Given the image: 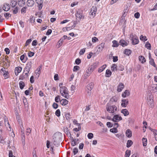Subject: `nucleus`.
<instances>
[{
  "instance_id": "nucleus-1",
  "label": "nucleus",
  "mask_w": 157,
  "mask_h": 157,
  "mask_svg": "<svg viewBox=\"0 0 157 157\" xmlns=\"http://www.w3.org/2000/svg\"><path fill=\"white\" fill-rule=\"evenodd\" d=\"M62 134L57 132L55 133L52 136V142L56 146L58 147L62 141Z\"/></svg>"
},
{
  "instance_id": "nucleus-2",
  "label": "nucleus",
  "mask_w": 157,
  "mask_h": 157,
  "mask_svg": "<svg viewBox=\"0 0 157 157\" xmlns=\"http://www.w3.org/2000/svg\"><path fill=\"white\" fill-rule=\"evenodd\" d=\"M106 109L108 112L112 113L113 115L115 113L117 110V108L116 105H111V104L109 103H107L106 105Z\"/></svg>"
},
{
  "instance_id": "nucleus-3",
  "label": "nucleus",
  "mask_w": 157,
  "mask_h": 157,
  "mask_svg": "<svg viewBox=\"0 0 157 157\" xmlns=\"http://www.w3.org/2000/svg\"><path fill=\"white\" fill-rule=\"evenodd\" d=\"M60 92L63 96L66 99H68L69 95L67 89L65 86L60 87Z\"/></svg>"
},
{
  "instance_id": "nucleus-4",
  "label": "nucleus",
  "mask_w": 157,
  "mask_h": 157,
  "mask_svg": "<svg viewBox=\"0 0 157 157\" xmlns=\"http://www.w3.org/2000/svg\"><path fill=\"white\" fill-rule=\"evenodd\" d=\"M99 65V62H96L93 63L91 65L89 66L88 68V71L90 72H92L95 69H96Z\"/></svg>"
},
{
  "instance_id": "nucleus-5",
  "label": "nucleus",
  "mask_w": 157,
  "mask_h": 157,
  "mask_svg": "<svg viewBox=\"0 0 157 157\" xmlns=\"http://www.w3.org/2000/svg\"><path fill=\"white\" fill-rule=\"evenodd\" d=\"M97 8L96 6H93L91 8L90 12V14L93 17L95 16L96 13L97 12Z\"/></svg>"
},
{
  "instance_id": "nucleus-6",
  "label": "nucleus",
  "mask_w": 157,
  "mask_h": 157,
  "mask_svg": "<svg viewBox=\"0 0 157 157\" xmlns=\"http://www.w3.org/2000/svg\"><path fill=\"white\" fill-rule=\"evenodd\" d=\"M94 84L93 82H90L86 86L87 89L89 90L88 91L87 94L90 96L91 94V90L94 87Z\"/></svg>"
},
{
  "instance_id": "nucleus-7",
  "label": "nucleus",
  "mask_w": 157,
  "mask_h": 157,
  "mask_svg": "<svg viewBox=\"0 0 157 157\" xmlns=\"http://www.w3.org/2000/svg\"><path fill=\"white\" fill-rule=\"evenodd\" d=\"M105 43L103 42L97 46L96 47V48L97 49V52H98V53L101 52L105 47Z\"/></svg>"
},
{
  "instance_id": "nucleus-8",
  "label": "nucleus",
  "mask_w": 157,
  "mask_h": 157,
  "mask_svg": "<svg viewBox=\"0 0 157 157\" xmlns=\"http://www.w3.org/2000/svg\"><path fill=\"white\" fill-rule=\"evenodd\" d=\"M5 68H1L0 70V72L1 73H2V75L6 79L8 78L9 77V76L8 75L9 74V72L8 71L5 70Z\"/></svg>"
},
{
  "instance_id": "nucleus-9",
  "label": "nucleus",
  "mask_w": 157,
  "mask_h": 157,
  "mask_svg": "<svg viewBox=\"0 0 157 157\" xmlns=\"http://www.w3.org/2000/svg\"><path fill=\"white\" fill-rule=\"evenodd\" d=\"M36 2L38 5V10H41L43 6V0H36Z\"/></svg>"
},
{
  "instance_id": "nucleus-10",
  "label": "nucleus",
  "mask_w": 157,
  "mask_h": 157,
  "mask_svg": "<svg viewBox=\"0 0 157 157\" xmlns=\"http://www.w3.org/2000/svg\"><path fill=\"white\" fill-rule=\"evenodd\" d=\"M122 120V117L118 115H116L113 116L112 120L115 122H118Z\"/></svg>"
},
{
  "instance_id": "nucleus-11",
  "label": "nucleus",
  "mask_w": 157,
  "mask_h": 157,
  "mask_svg": "<svg viewBox=\"0 0 157 157\" xmlns=\"http://www.w3.org/2000/svg\"><path fill=\"white\" fill-rule=\"evenodd\" d=\"M76 16L80 20L82 17V11L80 10H78L76 13Z\"/></svg>"
},
{
  "instance_id": "nucleus-12",
  "label": "nucleus",
  "mask_w": 157,
  "mask_h": 157,
  "mask_svg": "<svg viewBox=\"0 0 157 157\" xmlns=\"http://www.w3.org/2000/svg\"><path fill=\"white\" fill-rule=\"evenodd\" d=\"M22 70V68L21 67H15V74L16 75H18L19 73Z\"/></svg>"
},
{
  "instance_id": "nucleus-13",
  "label": "nucleus",
  "mask_w": 157,
  "mask_h": 157,
  "mask_svg": "<svg viewBox=\"0 0 157 157\" xmlns=\"http://www.w3.org/2000/svg\"><path fill=\"white\" fill-rule=\"evenodd\" d=\"M124 85L122 83H120L118 85L117 88V91L120 92L124 88Z\"/></svg>"
},
{
  "instance_id": "nucleus-14",
  "label": "nucleus",
  "mask_w": 157,
  "mask_h": 157,
  "mask_svg": "<svg viewBox=\"0 0 157 157\" xmlns=\"http://www.w3.org/2000/svg\"><path fill=\"white\" fill-rule=\"evenodd\" d=\"M122 103L121 105L122 107H125L128 103V99H123L122 101Z\"/></svg>"
},
{
  "instance_id": "nucleus-15",
  "label": "nucleus",
  "mask_w": 157,
  "mask_h": 157,
  "mask_svg": "<svg viewBox=\"0 0 157 157\" xmlns=\"http://www.w3.org/2000/svg\"><path fill=\"white\" fill-rule=\"evenodd\" d=\"M2 8L4 10L7 11L10 9V6L8 4H5L3 5Z\"/></svg>"
},
{
  "instance_id": "nucleus-16",
  "label": "nucleus",
  "mask_w": 157,
  "mask_h": 157,
  "mask_svg": "<svg viewBox=\"0 0 157 157\" xmlns=\"http://www.w3.org/2000/svg\"><path fill=\"white\" fill-rule=\"evenodd\" d=\"M132 44L134 45L138 44L139 42V40L137 36V37H136L135 38L133 39L132 40Z\"/></svg>"
},
{
  "instance_id": "nucleus-17",
  "label": "nucleus",
  "mask_w": 157,
  "mask_h": 157,
  "mask_svg": "<svg viewBox=\"0 0 157 157\" xmlns=\"http://www.w3.org/2000/svg\"><path fill=\"white\" fill-rule=\"evenodd\" d=\"M4 120L5 125L6 127H7V124L6 123V122H7V126H8L10 128V126L8 122V119L6 116H4Z\"/></svg>"
},
{
  "instance_id": "nucleus-18",
  "label": "nucleus",
  "mask_w": 157,
  "mask_h": 157,
  "mask_svg": "<svg viewBox=\"0 0 157 157\" xmlns=\"http://www.w3.org/2000/svg\"><path fill=\"white\" fill-rule=\"evenodd\" d=\"M119 44L123 47H124L128 45L127 42L124 40H120L119 42Z\"/></svg>"
},
{
  "instance_id": "nucleus-19",
  "label": "nucleus",
  "mask_w": 157,
  "mask_h": 157,
  "mask_svg": "<svg viewBox=\"0 0 157 157\" xmlns=\"http://www.w3.org/2000/svg\"><path fill=\"white\" fill-rule=\"evenodd\" d=\"M60 104L63 105H67L68 103V101L66 99H63L60 101Z\"/></svg>"
},
{
  "instance_id": "nucleus-20",
  "label": "nucleus",
  "mask_w": 157,
  "mask_h": 157,
  "mask_svg": "<svg viewBox=\"0 0 157 157\" xmlns=\"http://www.w3.org/2000/svg\"><path fill=\"white\" fill-rule=\"evenodd\" d=\"M124 52L126 55L129 56L132 53V51L129 49H125Z\"/></svg>"
},
{
  "instance_id": "nucleus-21",
  "label": "nucleus",
  "mask_w": 157,
  "mask_h": 157,
  "mask_svg": "<svg viewBox=\"0 0 157 157\" xmlns=\"http://www.w3.org/2000/svg\"><path fill=\"white\" fill-rule=\"evenodd\" d=\"M149 63L150 64L153 66L155 68H157L153 59H151L149 60Z\"/></svg>"
},
{
  "instance_id": "nucleus-22",
  "label": "nucleus",
  "mask_w": 157,
  "mask_h": 157,
  "mask_svg": "<svg viewBox=\"0 0 157 157\" xmlns=\"http://www.w3.org/2000/svg\"><path fill=\"white\" fill-rule=\"evenodd\" d=\"M34 2L33 0H28L27 4L29 6L32 7L33 5Z\"/></svg>"
},
{
  "instance_id": "nucleus-23",
  "label": "nucleus",
  "mask_w": 157,
  "mask_h": 157,
  "mask_svg": "<svg viewBox=\"0 0 157 157\" xmlns=\"http://www.w3.org/2000/svg\"><path fill=\"white\" fill-rule=\"evenodd\" d=\"M121 113H123L125 116H127L129 114V112L126 109H122L121 110Z\"/></svg>"
},
{
  "instance_id": "nucleus-24",
  "label": "nucleus",
  "mask_w": 157,
  "mask_h": 157,
  "mask_svg": "<svg viewBox=\"0 0 157 157\" xmlns=\"http://www.w3.org/2000/svg\"><path fill=\"white\" fill-rule=\"evenodd\" d=\"M130 95V93L128 90H126L122 94V97L123 98H125L127 96H128Z\"/></svg>"
},
{
  "instance_id": "nucleus-25",
  "label": "nucleus",
  "mask_w": 157,
  "mask_h": 157,
  "mask_svg": "<svg viewBox=\"0 0 157 157\" xmlns=\"http://www.w3.org/2000/svg\"><path fill=\"white\" fill-rule=\"evenodd\" d=\"M126 136L128 137H130L132 136V133L131 131L129 129H127L126 132Z\"/></svg>"
},
{
  "instance_id": "nucleus-26",
  "label": "nucleus",
  "mask_w": 157,
  "mask_h": 157,
  "mask_svg": "<svg viewBox=\"0 0 157 157\" xmlns=\"http://www.w3.org/2000/svg\"><path fill=\"white\" fill-rule=\"evenodd\" d=\"M10 5L12 7H14L17 4V0H11V1Z\"/></svg>"
},
{
  "instance_id": "nucleus-27",
  "label": "nucleus",
  "mask_w": 157,
  "mask_h": 157,
  "mask_svg": "<svg viewBox=\"0 0 157 157\" xmlns=\"http://www.w3.org/2000/svg\"><path fill=\"white\" fill-rule=\"evenodd\" d=\"M112 42L113 44L112 47H117L119 46L120 44L118 43V42L116 40H113Z\"/></svg>"
},
{
  "instance_id": "nucleus-28",
  "label": "nucleus",
  "mask_w": 157,
  "mask_h": 157,
  "mask_svg": "<svg viewBox=\"0 0 157 157\" xmlns=\"http://www.w3.org/2000/svg\"><path fill=\"white\" fill-rule=\"evenodd\" d=\"M139 60L141 61V63H144L146 62V60L144 57L143 56H139Z\"/></svg>"
},
{
  "instance_id": "nucleus-29",
  "label": "nucleus",
  "mask_w": 157,
  "mask_h": 157,
  "mask_svg": "<svg viewBox=\"0 0 157 157\" xmlns=\"http://www.w3.org/2000/svg\"><path fill=\"white\" fill-rule=\"evenodd\" d=\"M112 74L111 71L110 70L107 69L105 72V76L107 77H110Z\"/></svg>"
},
{
  "instance_id": "nucleus-30",
  "label": "nucleus",
  "mask_w": 157,
  "mask_h": 157,
  "mask_svg": "<svg viewBox=\"0 0 157 157\" xmlns=\"http://www.w3.org/2000/svg\"><path fill=\"white\" fill-rule=\"evenodd\" d=\"M28 75L23 74L21 75L19 77V79L23 80L28 77Z\"/></svg>"
},
{
  "instance_id": "nucleus-31",
  "label": "nucleus",
  "mask_w": 157,
  "mask_h": 157,
  "mask_svg": "<svg viewBox=\"0 0 157 157\" xmlns=\"http://www.w3.org/2000/svg\"><path fill=\"white\" fill-rule=\"evenodd\" d=\"M25 0H18V5L20 6H23L25 4Z\"/></svg>"
},
{
  "instance_id": "nucleus-32",
  "label": "nucleus",
  "mask_w": 157,
  "mask_h": 157,
  "mask_svg": "<svg viewBox=\"0 0 157 157\" xmlns=\"http://www.w3.org/2000/svg\"><path fill=\"white\" fill-rule=\"evenodd\" d=\"M106 67V65L104 64L102 66L99 68L98 69V72L100 73L101 72L104 70Z\"/></svg>"
},
{
  "instance_id": "nucleus-33",
  "label": "nucleus",
  "mask_w": 157,
  "mask_h": 157,
  "mask_svg": "<svg viewBox=\"0 0 157 157\" xmlns=\"http://www.w3.org/2000/svg\"><path fill=\"white\" fill-rule=\"evenodd\" d=\"M19 84L20 89L21 90L23 89L25 86L24 82L21 81L19 82Z\"/></svg>"
},
{
  "instance_id": "nucleus-34",
  "label": "nucleus",
  "mask_w": 157,
  "mask_h": 157,
  "mask_svg": "<svg viewBox=\"0 0 157 157\" xmlns=\"http://www.w3.org/2000/svg\"><path fill=\"white\" fill-rule=\"evenodd\" d=\"M111 70L112 71H117V66L115 64H112L111 67Z\"/></svg>"
},
{
  "instance_id": "nucleus-35",
  "label": "nucleus",
  "mask_w": 157,
  "mask_h": 157,
  "mask_svg": "<svg viewBox=\"0 0 157 157\" xmlns=\"http://www.w3.org/2000/svg\"><path fill=\"white\" fill-rule=\"evenodd\" d=\"M143 146H146L147 145V140L146 138H143L142 139Z\"/></svg>"
},
{
  "instance_id": "nucleus-36",
  "label": "nucleus",
  "mask_w": 157,
  "mask_h": 157,
  "mask_svg": "<svg viewBox=\"0 0 157 157\" xmlns=\"http://www.w3.org/2000/svg\"><path fill=\"white\" fill-rule=\"evenodd\" d=\"M132 141L131 140H128L127 141V147H131L132 145L133 144Z\"/></svg>"
},
{
  "instance_id": "nucleus-37",
  "label": "nucleus",
  "mask_w": 157,
  "mask_h": 157,
  "mask_svg": "<svg viewBox=\"0 0 157 157\" xmlns=\"http://www.w3.org/2000/svg\"><path fill=\"white\" fill-rule=\"evenodd\" d=\"M145 46L148 49L151 50V44L148 42H147L146 43Z\"/></svg>"
},
{
  "instance_id": "nucleus-38",
  "label": "nucleus",
  "mask_w": 157,
  "mask_h": 157,
  "mask_svg": "<svg viewBox=\"0 0 157 157\" xmlns=\"http://www.w3.org/2000/svg\"><path fill=\"white\" fill-rule=\"evenodd\" d=\"M32 65V62L31 61H29L27 62V63L26 64V66L25 67V68H30L31 69V66Z\"/></svg>"
},
{
  "instance_id": "nucleus-39",
  "label": "nucleus",
  "mask_w": 157,
  "mask_h": 157,
  "mask_svg": "<svg viewBox=\"0 0 157 157\" xmlns=\"http://www.w3.org/2000/svg\"><path fill=\"white\" fill-rule=\"evenodd\" d=\"M117 101V99L115 98L114 97H113L111 98L110 99L109 102V104H113V102H116Z\"/></svg>"
},
{
  "instance_id": "nucleus-40",
  "label": "nucleus",
  "mask_w": 157,
  "mask_h": 157,
  "mask_svg": "<svg viewBox=\"0 0 157 157\" xmlns=\"http://www.w3.org/2000/svg\"><path fill=\"white\" fill-rule=\"evenodd\" d=\"M140 38L141 40L144 41H146L147 39L146 36H144L142 35L140 36Z\"/></svg>"
},
{
  "instance_id": "nucleus-41",
  "label": "nucleus",
  "mask_w": 157,
  "mask_h": 157,
  "mask_svg": "<svg viewBox=\"0 0 157 157\" xmlns=\"http://www.w3.org/2000/svg\"><path fill=\"white\" fill-rule=\"evenodd\" d=\"M71 138V145L72 146H74L77 144V143L75 140L74 139L73 137Z\"/></svg>"
},
{
  "instance_id": "nucleus-42",
  "label": "nucleus",
  "mask_w": 157,
  "mask_h": 157,
  "mask_svg": "<svg viewBox=\"0 0 157 157\" xmlns=\"http://www.w3.org/2000/svg\"><path fill=\"white\" fill-rule=\"evenodd\" d=\"M66 132L67 136L69 137H70L71 138L72 137L71 136V135L70 132L69 131V129L67 128L66 130Z\"/></svg>"
},
{
  "instance_id": "nucleus-43",
  "label": "nucleus",
  "mask_w": 157,
  "mask_h": 157,
  "mask_svg": "<svg viewBox=\"0 0 157 157\" xmlns=\"http://www.w3.org/2000/svg\"><path fill=\"white\" fill-rule=\"evenodd\" d=\"M131 151L130 150H127L125 152V157H129Z\"/></svg>"
},
{
  "instance_id": "nucleus-44",
  "label": "nucleus",
  "mask_w": 157,
  "mask_h": 157,
  "mask_svg": "<svg viewBox=\"0 0 157 157\" xmlns=\"http://www.w3.org/2000/svg\"><path fill=\"white\" fill-rule=\"evenodd\" d=\"M110 132L113 133H117L118 132V130L116 128H115L111 129L110 130Z\"/></svg>"
},
{
  "instance_id": "nucleus-45",
  "label": "nucleus",
  "mask_w": 157,
  "mask_h": 157,
  "mask_svg": "<svg viewBox=\"0 0 157 157\" xmlns=\"http://www.w3.org/2000/svg\"><path fill=\"white\" fill-rule=\"evenodd\" d=\"M60 96L59 95L57 96L55 98V101L56 102H58L61 100L60 99Z\"/></svg>"
},
{
  "instance_id": "nucleus-46",
  "label": "nucleus",
  "mask_w": 157,
  "mask_h": 157,
  "mask_svg": "<svg viewBox=\"0 0 157 157\" xmlns=\"http://www.w3.org/2000/svg\"><path fill=\"white\" fill-rule=\"evenodd\" d=\"M65 117L66 119L67 120H69L71 118L70 116H71L70 113H67L65 115Z\"/></svg>"
},
{
  "instance_id": "nucleus-47",
  "label": "nucleus",
  "mask_w": 157,
  "mask_h": 157,
  "mask_svg": "<svg viewBox=\"0 0 157 157\" xmlns=\"http://www.w3.org/2000/svg\"><path fill=\"white\" fill-rule=\"evenodd\" d=\"M124 67L123 65H120L119 66V67L117 69V70H118L120 71H123L124 70Z\"/></svg>"
},
{
  "instance_id": "nucleus-48",
  "label": "nucleus",
  "mask_w": 157,
  "mask_h": 157,
  "mask_svg": "<svg viewBox=\"0 0 157 157\" xmlns=\"http://www.w3.org/2000/svg\"><path fill=\"white\" fill-rule=\"evenodd\" d=\"M136 37H137V36L136 35H134L133 33H131L130 36V39L131 40H132L133 39L135 38Z\"/></svg>"
},
{
  "instance_id": "nucleus-49",
  "label": "nucleus",
  "mask_w": 157,
  "mask_h": 157,
  "mask_svg": "<svg viewBox=\"0 0 157 157\" xmlns=\"http://www.w3.org/2000/svg\"><path fill=\"white\" fill-rule=\"evenodd\" d=\"M30 69L27 68H25V70H24V73H25V75H28V74L29 72Z\"/></svg>"
},
{
  "instance_id": "nucleus-50",
  "label": "nucleus",
  "mask_w": 157,
  "mask_h": 157,
  "mask_svg": "<svg viewBox=\"0 0 157 157\" xmlns=\"http://www.w3.org/2000/svg\"><path fill=\"white\" fill-rule=\"evenodd\" d=\"M56 115L58 117H59L60 115V112L59 109H57L55 112Z\"/></svg>"
},
{
  "instance_id": "nucleus-51",
  "label": "nucleus",
  "mask_w": 157,
  "mask_h": 157,
  "mask_svg": "<svg viewBox=\"0 0 157 157\" xmlns=\"http://www.w3.org/2000/svg\"><path fill=\"white\" fill-rule=\"evenodd\" d=\"M5 142L4 139L2 135L0 134V143L2 144H4Z\"/></svg>"
},
{
  "instance_id": "nucleus-52",
  "label": "nucleus",
  "mask_w": 157,
  "mask_h": 157,
  "mask_svg": "<svg viewBox=\"0 0 157 157\" xmlns=\"http://www.w3.org/2000/svg\"><path fill=\"white\" fill-rule=\"evenodd\" d=\"M94 135L92 133H89L87 135V137L89 139H91L93 137Z\"/></svg>"
},
{
  "instance_id": "nucleus-53",
  "label": "nucleus",
  "mask_w": 157,
  "mask_h": 157,
  "mask_svg": "<svg viewBox=\"0 0 157 157\" xmlns=\"http://www.w3.org/2000/svg\"><path fill=\"white\" fill-rule=\"evenodd\" d=\"M63 40H62V39L60 38L58 42V44L59 45V48L60 47L62 44V43Z\"/></svg>"
},
{
  "instance_id": "nucleus-54",
  "label": "nucleus",
  "mask_w": 157,
  "mask_h": 157,
  "mask_svg": "<svg viewBox=\"0 0 157 157\" xmlns=\"http://www.w3.org/2000/svg\"><path fill=\"white\" fill-rule=\"evenodd\" d=\"M78 152V149L77 148H74L73 149V153L74 155H75Z\"/></svg>"
},
{
  "instance_id": "nucleus-55",
  "label": "nucleus",
  "mask_w": 157,
  "mask_h": 157,
  "mask_svg": "<svg viewBox=\"0 0 157 157\" xmlns=\"http://www.w3.org/2000/svg\"><path fill=\"white\" fill-rule=\"evenodd\" d=\"M75 63L77 65H79L81 62V60L79 58L77 59L75 62Z\"/></svg>"
},
{
  "instance_id": "nucleus-56",
  "label": "nucleus",
  "mask_w": 157,
  "mask_h": 157,
  "mask_svg": "<svg viewBox=\"0 0 157 157\" xmlns=\"http://www.w3.org/2000/svg\"><path fill=\"white\" fill-rule=\"evenodd\" d=\"M31 41L32 40L30 39L27 40L25 44V46H27L31 42Z\"/></svg>"
},
{
  "instance_id": "nucleus-57",
  "label": "nucleus",
  "mask_w": 157,
  "mask_h": 157,
  "mask_svg": "<svg viewBox=\"0 0 157 157\" xmlns=\"http://www.w3.org/2000/svg\"><path fill=\"white\" fill-rule=\"evenodd\" d=\"M106 125L108 127L111 128L113 126V124L110 122H108L106 123Z\"/></svg>"
},
{
  "instance_id": "nucleus-58",
  "label": "nucleus",
  "mask_w": 157,
  "mask_h": 157,
  "mask_svg": "<svg viewBox=\"0 0 157 157\" xmlns=\"http://www.w3.org/2000/svg\"><path fill=\"white\" fill-rule=\"evenodd\" d=\"M4 16L6 18L8 19L9 17H11V15L10 13H6L4 14Z\"/></svg>"
},
{
  "instance_id": "nucleus-59",
  "label": "nucleus",
  "mask_w": 157,
  "mask_h": 157,
  "mask_svg": "<svg viewBox=\"0 0 157 157\" xmlns=\"http://www.w3.org/2000/svg\"><path fill=\"white\" fill-rule=\"evenodd\" d=\"M34 55V53L31 52H29L28 53V56L29 57H31L33 56Z\"/></svg>"
},
{
  "instance_id": "nucleus-60",
  "label": "nucleus",
  "mask_w": 157,
  "mask_h": 157,
  "mask_svg": "<svg viewBox=\"0 0 157 157\" xmlns=\"http://www.w3.org/2000/svg\"><path fill=\"white\" fill-rule=\"evenodd\" d=\"M85 48L82 49L79 52V54L80 55H82L84 54L85 52Z\"/></svg>"
},
{
  "instance_id": "nucleus-61",
  "label": "nucleus",
  "mask_w": 157,
  "mask_h": 157,
  "mask_svg": "<svg viewBox=\"0 0 157 157\" xmlns=\"http://www.w3.org/2000/svg\"><path fill=\"white\" fill-rule=\"evenodd\" d=\"M79 69V67L78 66H75L73 69L74 71H77Z\"/></svg>"
},
{
  "instance_id": "nucleus-62",
  "label": "nucleus",
  "mask_w": 157,
  "mask_h": 157,
  "mask_svg": "<svg viewBox=\"0 0 157 157\" xmlns=\"http://www.w3.org/2000/svg\"><path fill=\"white\" fill-rule=\"evenodd\" d=\"M58 104L55 103H54L52 105L53 108L55 109H57L58 108Z\"/></svg>"
},
{
  "instance_id": "nucleus-63",
  "label": "nucleus",
  "mask_w": 157,
  "mask_h": 157,
  "mask_svg": "<svg viewBox=\"0 0 157 157\" xmlns=\"http://www.w3.org/2000/svg\"><path fill=\"white\" fill-rule=\"evenodd\" d=\"M140 13L137 12L135 13L134 17L136 18H138L140 17Z\"/></svg>"
},
{
  "instance_id": "nucleus-64",
  "label": "nucleus",
  "mask_w": 157,
  "mask_h": 157,
  "mask_svg": "<svg viewBox=\"0 0 157 157\" xmlns=\"http://www.w3.org/2000/svg\"><path fill=\"white\" fill-rule=\"evenodd\" d=\"M9 157H15V156L13 155V151L11 150H10L9 151Z\"/></svg>"
}]
</instances>
